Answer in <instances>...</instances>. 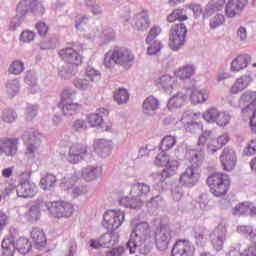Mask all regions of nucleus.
Instances as JSON below:
<instances>
[{
  "instance_id": "f257e3e1",
  "label": "nucleus",
  "mask_w": 256,
  "mask_h": 256,
  "mask_svg": "<svg viewBox=\"0 0 256 256\" xmlns=\"http://www.w3.org/2000/svg\"><path fill=\"white\" fill-rule=\"evenodd\" d=\"M135 63V55L126 47L114 48L108 51L104 57V65L107 69H113L115 65H121L124 69H131Z\"/></svg>"
},
{
  "instance_id": "f03ea898",
  "label": "nucleus",
  "mask_w": 256,
  "mask_h": 256,
  "mask_svg": "<svg viewBox=\"0 0 256 256\" xmlns=\"http://www.w3.org/2000/svg\"><path fill=\"white\" fill-rule=\"evenodd\" d=\"M206 183L214 197H225L231 189V177L223 172L212 173Z\"/></svg>"
},
{
  "instance_id": "7ed1b4c3",
  "label": "nucleus",
  "mask_w": 256,
  "mask_h": 256,
  "mask_svg": "<svg viewBox=\"0 0 256 256\" xmlns=\"http://www.w3.org/2000/svg\"><path fill=\"white\" fill-rule=\"evenodd\" d=\"M227 143H229L228 135L222 134L213 139V133L211 131H204L198 140L199 147H205L206 145V151L210 155L217 153L219 149H223Z\"/></svg>"
},
{
  "instance_id": "20e7f679",
  "label": "nucleus",
  "mask_w": 256,
  "mask_h": 256,
  "mask_svg": "<svg viewBox=\"0 0 256 256\" xmlns=\"http://www.w3.org/2000/svg\"><path fill=\"white\" fill-rule=\"evenodd\" d=\"M154 163L157 167L164 168L160 174L161 183L171 177V175H175V172L179 169V161L171 160L169 155H167L163 150L156 156Z\"/></svg>"
},
{
  "instance_id": "39448f33",
  "label": "nucleus",
  "mask_w": 256,
  "mask_h": 256,
  "mask_svg": "<svg viewBox=\"0 0 256 256\" xmlns=\"http://www.w3.org/2000/svg\"><path fill=\"white\" fill-rule=\"evenodd\" d=\"M187 37V26L183 23L175 24L170 29L168 45L172 51H179L182 45H185Z\"/></svg>"
},
{
  "instance_id": "423d86ee",
  "label": "nucleus",
  "mask_w": 256,
  "mask_h": 256,
  "mask_svg": "<svg viewBox=\"0 0 256 256\" xmlns=\"http://www.w3.org/2000/svg\"><path fill=\"white\" fill-rule=\"evenodd\" d=\"M46 207L53 217L56 219H63L73 215V204L67 201L47 202Z\"/></svg>"
},
{
  "instance_id": "0eeeda50",
  "label": "nucleus",
  "mask_w": 256,
  "mask_h": 256,
  "mask_svg": "<svg viewBox=\"0 0 256 256\" xmlns=\"http://www.w3.org/2000/svg\"><path fill=\"white\" fill-rule=\"evenodd\" d=\"M125 221V213L120 210H108L104 214V227L108 231H117Z\"/></svg>"
},
{
  "instance_id": "6e6552de",
  "label": "nucleus",
  "mask_w": 256,
  "mask_h": 256,
  "mask_svg": "<svg viewBox=\"0 0 256 256\" xmlns=\"http://www.w3.org/2000/svg\"><path fill=\"white\" fill-rule=\"evenodd\" d=\"M72 97L73 93H71L69 90H64L62 92L60 107L62 108L64 115H73L74 113H77L83 109V105L73 103Z\"/></svg>"
},
{
  "instance_id": "1a4fd4ad",
  "label": "nucleus",
  "mask_w": 256,
  "mask_h": 256,
  "mask_svg": "<svg viewBox=\"0 0 256 256\" xmlns=\"http://www.w3.org/2000/svg\"><path fill=\"white\" fill-rule=\"evenodd\" d=\"M58 55L65 61V63H68V65H71L72 67L83 65V56H81L74 48H63L58 52Z\"/></svg>"
},
{
  "instance_id": "9d476101",
  "label": "nucleus",
  "mask_w": 256,
  "mask_h": 256,
  "mask_svg": "<svg viewBox=\"0 0 256 256\" xmlns=\"http://www.w3.org/2000/svg\"><path fill=\"white\" fill-rule=\"evenodd\" d=\"M172 256H195V247L189 239H178L172 248Z\"/></svg>"
},
{
  "instance_id": "9b49d317",
  "label": "nucleus",
  "mask_w": 256,
  "mask_h": 256,
  "mask_svg": "<svg viewBox=\"0 0 256 256\" xmlns=\"http://www.w3.org/2000/svg\"><path fill=\"white\" fill-rule=\"evenodd\" d=\"M19 145V138H0V155H6V157H15L17 155Z\"/></svg>"
},
{
  "instance_id": "f8f14e48",
  "label": "nucleus",
  "mask_w": 256,
  "mask_h": 256,
  "mask_svg": "<svg viewBox=\"0 0 256 256\" xmlns=\"http://www.w3.org/2000/svg\"><path fill=\"white\" fill-rule=\"evenodd\" d=\"M109 116V110L105 108L98 109L97 112L88 114L86 116L87 122L90 127H102L103 131H111V125L103 127V117Z\"/></svg>"
},
{
  "instance_id": "ddd939ff",
  "label": "nucleus",
  "mask_w": 256,
  "mask_h": 256,
  "mask_svg": "<svg viewBox=\"0 0 256 256\" xmlns=\"http://www.w3.org/2000/svg\"><path fill=\"white\" fill-rule=\"evenodd\" d=\"M220 163L223 171H233L237 165V155H235V151L229 148L224 149L220 155Z\"/></svg>"
},
{
  "instance_id": "4468645a",
  "label": "nucleus",
  "mask_w": 256,
  "mask_h": 256,
  "mask_svg": "<svg viewBox=\"0 0 256 256\" xmlns=\"http://www.w3.org/2000/svg\"><path fill=\"white\" fill-rule=\"evenodd\" d=\"M225 237H227V226L225 224H219L211 234L212 245L216 251L223 249Z\"/></svg>"
},
{
  "instance_id": "2eb2a0df",
  "label": "nucleus",
  "mask_w": 256,
  "mask_h": 256,
  "mask_svg": "<svg viewBox=\"0 0 256 256\" xmlns=\"http://www.w3.org/2000/svg\"><path fill=\"white\" fill-rule=\"evenodd\" d=\"M199 175V168L195 166H189L184 173L180 175L179 183L185 187H193L197 182V176Z\"/></svg>"
},
{
  "instance_id": "dca6fc26",
  "label": "nucleus",
  "mask_w": 256,
  "mask_h": 256,
  "mask_svg": "<svg viewBox=\"0 0 256 256\" xmlns=\"http://www.w3.org/2000/svg\"><path fill=\"white\" fill-rule=\"evenodd\" d=\"M87 155V146L81 143H74L69 149V161L74 165H77L79 161H83V157Z\"/></svg>"
},
{
  "instance_id": "f3484780",
  "label": "nucleus",
  "mask_w": 256,
  "mask_h": 256,
  "mask_svg": "<svg viewBox=\"0 0 256 256\" xmlns=\"http://www.w3.org/2000/svg\"><path fill=\"white\" fill-rule=\"evenodd\" d=\"M251 61V55L240 54L232 60L230 71H232V73H239L240 71H243V69H247V67L251 65Z\"/></svg>"
},
{
  "instance_id": "a211bd4d",
  "label": "nucleus",
  "mask_w": 256,
  "mask_h": 256,
  "mask_svg": "<svg viewBox=\"0 0 256 256\" xmlns=\"http://www.w3.org/2000/svg\"><path fill=\"white\" fill-rule=\"evenodd\" d=\"M30 239L36 249L47 247V235L41 228H33L30 232Z\"/></svg>"
},
{
  "instance_id": "6ab92c4d",
  "label": "nucleus",
  "mask_w": 256,
  "mask_h": 256,
  "mask_svg": "<svg viewBox=\"0 0 256 256\" xmlns=\"http://www.w3.org/2000/svg\"><path fill=\"white\" fill-rule=\"evenodd\" d=\"M18 197H35L37 195V185L35 183L25 180L17 187Z\"/></svg>"
},
{
  "instance_id": "aec40b11",
  "label": "nucleus",
  "mask_w": 256,
  "mask_h": 256,
  "mask_svg": "<svg viewBox=\"0 0 256 256\" xmlns=\"http://www.w3.org/2000/svg\"><path fill=\"white\" fill-rule=\"evenodd\" d=\"M186 97H190L191 103L199 104L205 103L209 99V94L205 89L190 88L186 89Z\"/></svg>"
},
{
  "instance_id": "412c9836",
  "label": "nucleus",
  "mask_w": 256,
  "mask_h": 256,
  "mask_svg": "<svg viewBox=\"0 0 256 256\" xmlns=\"http://www.w3.org/2000/svg\"><path fill=\"white\" fill-rule=\"evenodd\" d=\"M169 241H171V229L162 226L159 233L156 235V246L161 251H165L169 247Z\"/></svg>"
},
{
  "instance_id": "4be33fe9",
  "label": "nucleus",
  "mask_w": 256,
  "mask_h": 256,
  "mask_svg": "<svg viewBox=\"0 0 256 256\" xmlns=\"http://www.w3.org/2000/svg\"><path fill=\"white\" fill-rule=\"evenodd\" d=\"M253 83V78L249 75H243L236 79L233 85L230 87L229 91L232 95H237L241 91H245L249 85Z\"/></svg>"
},
{
  "instance_id": "5701e85b",
  "label": "nucleus",
  "mask_w": 256,
  "mask_h": 256,
  "mask_svg": "<svg viewBox=\"0 0 256 256\" xmlns=\"http://www.w3.org/2000/svg\"><path fill=\"white\" fill-rule=\"evenodd\" d=\"M187 102V92L186 90L180 91L174 94L168 101L167 107L169 111H175L185 105Z\"/></svg>"
},
{
  "instance_id": "b1692460",
  "label": "nucleus",
  "mask_w": 256,
  "mask_h": 256,
  "mask_svg": "<svg viewBox=\"0 0 256 256\" xmlns=\"http://www.w3.org/2000/svg\"><path fill=\"white\" fill-rule=\"evenodd\" d=\"M187 8H176L174 9L168 16V23H175L179 21V23H183V21H189V16H187Z\"/></svg>"
},
{
  "instance_id": "393cba45",
  "label": "nucleus",
  "mask_w": 256,
  "mask_h": 256,
  "mask_svg": "<svg viewBox=\"0 0 256 256\" xmlns=\"http://www.w3.org/2000/svg\"><path fill=\"white\" fill-rule=\"evenodd\" d=\"M240 105L243 111H249V109L256 106V92H245L240 97Z\"/></svg>"
},
{
  "instance_id": "a878e982",
  "label": "nucleus",
  "mask_w": 256,
  "mask_h": 256,
  "mask_svg": "<svg viewBox=\"0 0 256 256\" xmlns=\"http://www.w3.org/2000/svg\"><path fill=\"white\" fill-rule=\"evenodd\" d=\"M175 77L178 79H191L193 75H195V66L193 65H185L181 66L178 70L174 72Z\"/></svg>"
},
{
  "instance_id": "bb28decb",
  "label": "nucleus",
  "mask_w": 256,
  "mask_h": 256,
  "mask_svg": "<svg viewBox=\"0 0 256 256\" xmlns=\"http://www.w3.org/2000/svg\"><path fill=\"white\" fill-rule=\"evenodd\" d=\"M226 0H212L205 9L204 17H211L213 13L221 11L225 7Z\"/></svg>"
},
{
  "instance_id": "cd10ccee",
  "label": "nucleus",
  "mask_w": 256,
  "mask_h": 256,
  "mask_svg": "<svg viewBox=\"0 0 256 256\" xmlns=\"http://www.w3.org/2000/svg\"><path fill=\"white\" fill-rule=\"evenodd\" d=\"M57 183V176L51 173L46 174L40 180V187L43 191H49V189L55 187Z\"/></svg>"
},
{
  "instance_id": "c85d7f7f",
  "label": "nucleus",
  "mask_w": 256,
  "mask_h": 256,
  "mask_svg": "<svg viewBox=\"0 0 256 256\" xmlns=\"http://www.w3.org/2000/svg\"><path fill=\"white\" fill-rule=\"evenodd\" d=\"M19 89H21V85L19 84V80H8L6 83V95L9 99H13L16 95L19 94Z\"/></svg>"
},
{
  "instance_id": "c756f323",
  "label": "nucleus",
  "mask_w": 256,
  "mask_h": 256,
  "mask_svg": "<svg viewBox=\"0 0 256 256\" xmlns=\"http://www.w3.org/2000/svg\"><path fill=\"white\" fill-rule=\"evenodd\" d=\"M15 247L21 255H27L31 251V242L29 238L20 237L16 240Z\"/></svg>"
},
{
  "instance_id": "7c9ffc66",
  "label": "nucleus",
  "mask_w": 256,
  "mask_h": 256,
  "mask_svg": "<svg viewBox=\"0 0 256 256\" xmlns=\"http://www.w3.org/2000/svg\"><path fill=\"white\" fill-rule=\"evenodd\" d=\"M150 25L149 16L147 12L143 11L135 17V26L139 31L148 29Z\"/></svg>"
},
{
  "instance_id": "2f4dec72",
  "label": "nucleus",
  "mask_w": 256,
  "mask_h": 256,
  "mask_svg": "<svg viewBox=\"0 0 256 256\" xmlns=\"http://www.w3.org/2000/svg\"><path fill=\"white\" fill-rule=\"evenodd\" d=\"M159 100L154 96L147 97L143 102L144 113H151V111H157L159 109Z\"/></svg>"
},
{
  "instance_id": "473e14b6",
  "label": "nucleus",
  "mask_w": 256,
  "mask_h": 256,
  "mask_svg": "<svg viewBox=\"0 0 256 256\" xmlns=\"http://www.w3.org/2000/svg\"><path fill=\"white\" fill-rule=\"evenodd\" d=\"M15 242L13 238H5L2 241V255L3 256H13L15 255Z\"/></svg>"
},
{
  "instance_id": "72a5a7b5",
  "label": "nucleus",
  "mask_w": 256,
  "mask_h": 256,
  "mask_svg": "<svg viewBox=\"0 0 256 256\" xmlns=\"http://www.w3.org/2000/svg\"><path fill=\"white\" fill-rule=\"evenodd\" d=\"M155 85L163 87V89H173V85H175V78L171 75L161 76L155 80Z\"/></svg>"
},
{
  "instance_id": "f704fd0d",
  "label": "nucleus",
  "mask_w": 256,
  "mask_h": 256,
  "mask_svg": "<svg viewBox=\"0 0 256 256\" xmlns=\"http://www.w3.org/2000/svg\"><path fill=\"white\" fill-rule=\"evenodd\" d=\"M111 149V142L105 139H97L94 141V151L97 155H101L104 151Z\"/></svg>"
},
{
  "instance_id": "c9c22d12",
  "label": "nucleus",
  "mask_w": 256,
  "mask_h": 256,
  "mask_svg": "<svg viewBox=\"0 0 256 256\" xmlns=\"http://www.w3.org/2000/svg\"><path fill=\"white\" fill-rule=\"evenodd\" d=\"M114 100L118 105H123L129 101V92L125 88H119L114 92Z\"/></svg>"
},
{
  "instance_id": "e433bc0d",
  "label": "nucleus",
  "mask_w": 256,
  "mask_h": 256,
  "mask_svg": "<svg viewBox=\"0 0 256 256\" xmlns=\"http://www.w3.org/2000/svg\"><path fill=\"white\" fill-rule=\"evenodd\" d=\"M31 11V2L22 0L16 8L17 17H27Z\"/></svg>"
},
{
  "instance_id": "4c0bfd02",
  "label": "nucleus",
  "mask_w": 256,
  "mask_h": 256,
  "mask_svg": "<svg viewBox=\"0 0 256 256\" xmlns=\"http://www.w3.org/2000/svg\"><path fill=\"white\" fill-rule=\"evenodd\" d=\"M97 175H99V168L97 167L88 166L82 171V177L85 181H93V179H97Z\"/></svg>"
},
{
  "instance_id": "58836bf2",
  "label": "nucleus",
  "mask_w": 256,
  "mask_h": 256,
  "mask_svg": "<svg viewBox=\"0 0 256 256\" xmlns=\"http://www.w3.org/2000/svg\"><path fill=\"white\" fill-rule=\"evenodd\" d=\"M250 209V202H242L234 207L233 213L234 215H250Z\"/></svg>"
},
{
  "instance_id": "ea45409f",
  "label": "nucleus",
  "mask_w": 256,
  "mask_h": 256,
  "mask_svg": "<svg viewBox=\"0 0 256 256\" xmlns=\"http://www.w3.org/2000/svg\"><path fill=\"white\" fill-rule=\"evenodd\" d=\"M30 11L35 17H41V15H45V7L41 2L37 0H33L30 2Z\"/></svg>"
},
{
  "instance_id": "a19ab883",
  "label": "nucleus",
  "mask_w": 256,
  "mask_h": 256,
  "mask_svg": "<svg viewBox=\"0 0 256 256\" xmlns=\"http://www.w3.org/2000/svg\"><path fill=\"white\" fill-rule=\"evenodd\" d=\"M225 13L227 17L233 18L237 17V15H239V13L241 12L239 8H237V4L233 2V0H228L225 6Z\"/></svg>"
},
{
  "instance_id": "79ce46f5",
  "label": "nucleus",
  "mask_w": 256,
  "mask_h": 256,
  "mask_svg": "<svg viewBox=\"0 0 256 256\" xmlns=\"http://www.w3.org/2000/svg\"><path fill=\"white\" fill-rule=\"evenodd\" d=\"M73 85L80 91H87V89H90L91 87V82L84 76L74 79Z\"/></svg>"
},
{
  "instance_id": "37998d69",
  "label": "nucleus",
  "mask_w": 256,
  "mask_h": 256,
  "mask_svg": "<svg viewBox=\"0 0 256 256\" xmlns=\"http://www.w3.org/2000/svg\"><path fill=\"white\" fill-rule=\"evenodd\" d=\"M218 115H219V109L209 108L203 113V119L206 120L207 123H215V121H217Z\"/></svg>"
},
{
  "instance_id": "c03bdc74",
  "label": "nucleus",
  "mask_w": 256,
  "mask_h": 256,
  "mask_svg": "<svg viewBox=\"0 0 256 256\" xmlns=\"http://www.w3.org/2000/svg\"><path fill=\"white\" fill-rule=\"evenodd\" d=\"M175 143H177V139L175 138V136H165L161 142L160 149L162 151H169V149L174 147Z\"/></svg>"
},
{
  "instance_id": "a18cd8bd",
  "label": "nucleus",
  "mask_w": 256,
  "mask_h": 256,
  "mask_svg": "<svg viewBox=\"0 0 256 256\" xmlns=\"http://www.w3.org/2000/svg\"><path fill=\"white\" fill-rule=\"evenodd\" d=\"M229 121H231V115L227 112H218V116L216 117V125L219 127H225L226 125H229Z\"/></svg>"
},
{
  "instance_id": "49530a36",
  "label": "nucleus",
  "mask_w": 256,
  "mask_h": 256,
  "mask_svg": "<svg viewBox=\"0 0 256 256\" xmlns=\"http://www.w3.org/2000/svg\"><path fill=\"white\" fill-rule=\"evenodd\" d=\"M24 70L25 64L19 60L12 62L8 69L9 73H11L12 75H21V73H23Z\"/></svg>"
},
{
  "instance_id": "de8ad7c7",
  "label": "nucleus",
  "mask_w": 256,
  "mask_h": 256,
  "mask_svg": "<svg viewBox=\"0 0 256 256\" xmlns=\"http://www.w3.org/2000/svg\"><path fill=\"white\" fill-rule=\"evenodd\" d=\"M133 190L138 191L136 197H147V194L151 191V187L144 183H138L134 185Z\"/></svg>"
},
{
  "instance_id": "09e8293b",
  "label": "nucleus",
  "mask_w": 256,
  "mask_h": 256,
  "mask_svg": "<svg viewBox=\"0 0 256 256\" xmlns=\"http://www.w3.org/2000/svg\"><path fill=\"white\" fill-rule=\"evenodd\" d=\"M238 232H240L241 235H246V237L251 241H256V230H253L252 227L240 226L238 227Z\"/></svg>"
},
{
  "instance_id": "8fccbe9b",
  "label": "nucleus",
  "mask_w": 256,
  "mask_h": 256,
  "mask_svg": "<svg viewBox=\"0 0 256 256\" xmlns=\"http://www.w3.org/2000/svg\"><path fill=\"white\" fill-rule=\"evenodd\" d=\"M85 78H87L89 80V82L93 83L95 81H99L101 79V74L99 72H97V70L91 68V67H87L85 70Z\"/></svg>"
},
{
  "instance_id": "3c124183",
  "label": "nucleus",
  "mask_w": 256,
  "mask_h": 256,
  "mask_svg": "<svg viewBox=\"0 0 256 256\" xmlns=\"http://www.w3.org/2000/svg\"><path fill=\"white\" fill-rule=\"evenodd\" d=\"M148 55H157L163 49V45H161V42L157 40H152V42L148 43Z\"/></svg>"
},
{
  "instance_id": "603ef678",
  "label": "nucleus",
  "mask_w": 256,
  "mask_h": 256,
  "mask_svg": "<svg viewBox=\"0 0 256 256\" xmlns=\"http://www.w3.org/2000/svg\"><path fill=\"white\" fill-rule=\"evenodd\" d=\"M87 130V122L83 119H77L72 125V131L75 133H81L82 131Z\"/></svg>"
},
{
  "instance_id": "864d4df0",
  "label": "nucleus",
  "mask_w": 256,
  "mask_h": 256,
  "mask_svg": "<svg viewBox=\"0 0 256 256\" xmlns=\"http://www.w3.org/2000/svg\"><path fill=\"white\" fill-rule=\"evenodd\" d=\"M185 9H190L191 11H193L195 17H201V15H203V17H205V11H203V8H201V5L199 4H186Z\"/></svg>"
},
{
  "instance_id": "5fc2aeb1",
  "label": "nucleus",
  "mask_w": 256,
  "mask_h": 256,
  "mask_svg": "<svg viewBox=\"0 0 256 256\" xmlns=\"http://www.w3.org/2000/svg\"><path fill=\"white\" fill-rule=\"evenodd\" d=\"M2 119L6 123H13V121L17 119V114H15V111H13L12 109H6L2 114Z\"/></svg>"
},
{
  "instance_id": "6e6d98bb",
  "label": "nucleus",
  "mask_w": 256,
  "mask_h": 256,
  "mask_svg": "<svg viewBox=\"0 0 256 256\" xmlns=\"http://www.w3.org/2000/svg\"><path fill=\"white\" fill-rule=\"evenodd\" d=\"M33 39H35V32L33 31L25 30L20 35V41L23 43H31Z\"/></svg>"
},
{
  "instance_id": "4d7b16f0",
  "label": "nucleus",
  "mask_w": 256,
  "mask_h": 256,
  "mask_svg": "<svg viewBox=\"0 0 256 256\" xmlns=\"http://www.w3.org/2000/svg\"><path fill=\"white\" fill-rule=\"evenodd\" d=\"M158 35H161V27L154 26L151 28L146 38V43H152L155 37H158Z\"/></svg>"
},
{
  "instance_id": "13d9d810",
  "label": "nucleus",
  "mask_w": 256,
  "mask_h": 256,
  "mask_svg": "<svg viewBox=\"0 0 256 256\" xmlns=\"http://www.w3.org/2000/svg\"><path fill=\"white\" fill-rule=\"evenodd\" d=\"M256 153V138L251 140L248 146L244 149V154L247 157H251L252 155H255Z\"/></svg>"
},
{
  "instance_id": "bf43d9fd",
  "label": "nucleus",
  "mask_w": 256,
  "mask_h": 256,
  "mask_svg": "<svg viewBox=\"0 0 256 256\" xmlns=\"http://www.w3.org/2000/svg\"><path fill=\"white\" fill-rule=\"evenodd\" d=\"M35 29L37 30L38 34L41 35L42 37H45V35L49 33V26H47L45 22L36 23Z\"/></svg>"
},
{
  "instance_id": "052dcab7",
  "label": "nucleus",
  "mask_w": 256,
  "mask_h": 256,
  "mask_svg": "<svg viewBox=\"0 0 256 256\" xmlns=\"http://www.w3.org/2000/svg\"><path fill=\"white\" fill-rule=\"evenodd\" d=\"M120 205H122V207H129L130 209H133V207H135V199L127 196L122 197L120 199Z\"/></svg>"
},
{
  "instance_id": "680f3d73",
  "label": "nucleus",
  "mask_w": 256,
  "mask_h": 256,
  "mask_svg": "<svg viewBox=\"0 0 256 256\" xmlns=\"http://www.w3.org/2000/svg\"><path fill=\"white\" fill-rule=\"evenodd\" d=\"M99 239L102 247H107V245H109V243H111V241L113 240V232L106 233L102 235Z\"/></svg>"
},
{
  "instance_id": "e2e57ef3",
  "label": "nucleus",
  "mask_w": 256,
  "mask_h": 256,
  "mask_svg": "<svg viewBox=\"0 0 256 256\" xmlns=\"http://www.w3.org/2000/svg\"><path fill=\"white\" fill-rule=\"evenodd\" d=\"M123 253H125V249L120 246V247L113 248L112 250L108 251L106 253V256H123Z\"/></svg>"
},
{
  "instance_id": "0e129e2a",
  "label": "nucleus",
  "mask_w": 256,
  "mask_h": 256,
  "mask_svg": "<svg viewBox=\"0 0 256 256\" xmlns=\"http://www.w3.org/2000/svg\"><path fill=\"white\" fill-rule=\"evenodd\" d=\"M190 156L192 157L191 158L192 163H199L200 161L203 160V155L201 154V152H198L196 150H192L190 152Z\"/></svg>"
},
{
  "instance_id": "69168bd1",
  "label": "nucleus",
  "mask_w": 256,
  "mask_h": 256,
  "mask_svg": "<svg viewBox=\"0 0 256 256\" xmlns=\"http://www.w3.org/2000/svg\"><path fill=\"white\" fill-rule=\"evenodd\" d=\"M223 21H225L223 15H218L217 18H214V20L210 22L211 29H216L219 25H223Z\"/></svg>"
},
{
  "instance_id": "338daca9",
  "label": "nucleus",
  "mask_w": 256,
  "mask_h": 256,
  "mask_svg": "<svg viewBox=\"0 0 256 256\" xmlns=\"http://www.w3.org/2000/svg\"><path fill=\"white\" fill-rule=\"evenodd\" d=\"M250 128L252 131H254V133H256V108L250 118Z\"/></svg>"
},
{
  "instance_id": "774afa93",
  "label": "nucleus",
  "mask_w": 256,
  "mask_h": 256,
  "mask_svg": "<svg viewBox=\"0 0 256 256\" xmlns=\"http://www.w3.org/2000/svg\"><path fill=\"white\" fill-rule=\"evenodd\" d=\"M242 256H256V246H251L244 250Z\"/></svg>"
}]
</instances>
